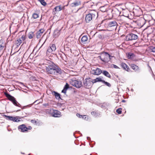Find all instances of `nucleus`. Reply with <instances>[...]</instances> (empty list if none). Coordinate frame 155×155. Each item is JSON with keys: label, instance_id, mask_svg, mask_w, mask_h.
<instances>
[{"label": "nucleus", "instance_id": "obj_1", "mask_svg": "<svg viewBox=\"0 0 155 155\" xmlns=\"http://www.w3.org/2000/svg\"><path fill=\"white\" fill-rule=\"evenodd\" d=\"M46 70L48 74L54 75H57L58 74H60L62 72L60 68L54 64L46 66Z\"/></svg>", "mask_w": 155, "mask_h": 155}, {"label": "nucleus", "instance_id": "obj_2", "mask_svg": "<svg viewBox=\"0 0 155 155\" xmlns=\"http://www.w3.org/2000/svg\"><path fill=\"white\" fill-rule=\"evenodd\" d=\"M4 94L6 97L15 106L21 107V105L16 101L15 98L8 93L5 92Z\"/></svg>", "mask_w": 155, "mask_h": 155}, {"label": "nucleus", "instance_id": "obj_3", "mask_svg": "<svg viewBox=\"0 0 155 155\" xmlns=\"http://www.w3.org/2000/svg\"><path fill=\"white\" fill-rule=\"evenodd\" d=\"M111 56L107 52H104L101 56L99 57L102 61L106 63L108 62L111 59Z\"/></svg>", "mask_w": 155, "mask_h": 155}, {"label": "nucleus", "instance_id": "obj_4", "mask_svg": "<svg viewBox=\"0 0 155 155\" xmlns=\"http://www.w3.org/2000/svg\"><path fill=\"white\" fill-rule=\"evenodd\" d=\"M94 84L93 81L91 78H87L84 81V87L87 88L91 87Z\"/></svg>", "mask_w": 155, "mask_h": 155}, {"label": "nucleus", "instance_id": "obj_5", "mask_svg": "<svg viewBox=\"0 0 155 155\" xmlns=\"http://www.w3.org/2000/svg\"><path fill=\"white\" fill-rule=\"evenodd\" d=\"M138 38V36L133 33H130L127 34L126 36V41H133L136 40Z\"/></svg>", "mask_w": 155, "mask_h": 155}, {"label": "nucleus", "instance_id": "obj_6", "mask_svg": "<svg viewBox=\"0 0 155 155\" xmlns=\"http://www.w3.org/2000/svg\"><path fill=\"white\" fill-rule=\"evenodd\" d=\"M56 49V47L55 44H50L49 47L48 48L47 51V54L49 55V54H53Z\"/></svg>", "mask_w": 155, "mask_h": 155}, {"label": "nucleus", "instance_id": "obj_7", "mask_svg": "<svg viewBox=\"0 0 155 155\" xmlns=\"http://www.w3.org/2000/svg\"><path fill=\"white\" fill-rule=\"evenodd\" d=\"M70 83L72 85L78 88H80L82 86V82L79 81L72 80L70 81Z\"/></svg>", "mask_w": 155, "mask_h": 155}, {"label": "nucleus", "instance_id": "obj_8", "mask_svg": "<svg viewBox=\"0 0 155 155\" xmlns=\"http://www.w3.org/2000/svg\"><path fill=\"white\" fill-rule=\"evenodd\" d=\"M107 28H112L113 30L117 28V24L115 21H110L107 23Z\"/></svg>", "mask_w": 155, "mask_h": 155}, {"label": "nucleus", "instance_id": "obj_9", "mask_svg": "<svg viewBox=\"0 0 155 155\" xmlns=\"http://www.w3.org/2000/svg\"><path fill=\"white\" fill-rule=\"evenodd\" d=\"M50 111L52 116L54 117H59L61 116V112L57 110L52 109L50 110Z\"/></svg>", "mask_w": 155, "mask_h": 155}, {"label": "nucleus", "instance_id": "obj_10", "mask_svg": "<svg viewBox=\"0 0 155 155\" xmlns=\"http://www.w3.org/2000/svg\"><path fill=\"white\" fill-rule=\"evenodd\" d=\"M102 72L101 70L99 68H97L95 69L92 70L91 73L95 75H99Z\"/></svg>", "mask_w": 155, "mask_h": 155}, {"label": "nucleus", "instance_id": "obj_11", "mask_svg": "<svg viewBox=\"0 0 155 155\" xmlns=\"http://www.w3.org/2000/svg\"><path fill=\"white\" fill-rule=\"evenodd\" d=\"M26 39L25 35H23L21 37L18 39L16 41V45L17 47L19 46L22 43L23 41H24Z\"/></svg>", "mask_w": 155, "mask_h": 155}, {"label": "nucleus", "instance_id": "obj_12", "mask_svg": "<svg viewBox=\"0 0 155 155\" xmlns=\"http://www.w3.org/2000/svg\"><path fill=\"white\" fill-rule=\"evenodd\" d=\"M6 117L7 118L6 119L10 120L13 121L14 122H17L21 121V120H19L20 118L19 117H14L10 116H7Z\"/></svg>", "mask_w": 155, "mask_h": 155}, {"label": "nucleus", "instance_id": "obj_13", "mask_svg": "<svg viewBox=\"0 0 155 155\" xmlns=\"http://www.w3.org/2000/svg\"><path fill=\"white\" fill-rule=\"evenodd\" d=\"M95 15L93 14L89 13L86 15L85 17V21L86 22H89L92 19L93 16H94Z\"/></svg>", "mask_w": 155, "mask_h": 155}, {"label": "nucleus", "instance_id": "obj_14", "mask_svg": "<svg viewBox=\"0 0 155 155\" xmlns=\"http://www.w3.org/2000/svg\"><path fill=\"white\" fill-rule=\"evenodd\" d=\"M45 31V30L44 28H41L36 33L37 38L38 39L40 38Z\"/></svg>", "mask_w": 155, "mask_h": 155}, {"label": "nucleus", "instance_id": "obj_15", "mask_svg": "<svg viewBox=\"0 0 155 155\" xmlns=\"http://www.w3.org/2000/svg\"><path fill=\"white\" fill-rule=\"evenodd\" d=\"M19 130H21V131L24 132L27 131V127L25 125L23 124L19 126L18 127Z\"/></svg>", "mask_w": 155, "mask_h": 155}, {"label": "nucleus", "instance_id": "obj_16", "mask_svg": "<svg viewBox=\"0 0 155 155\" xmlns=\"http://www.w3.org/2000/svg\"><path fill=\"white\" fill-rule=\"evenodd\" d=\"M88 40V37L87 35H84L82 38L81 41L82 43L84 44L86 43V41Z\"/></svg>", "mask_w": 155, "mask_h": 155}, {"label": "nucleus", "instance_id": "obj_17", "mask_svg": "<svg viewBox=\"0 0 155 155\" xmlns=\"http://www.w3.org/2000/svg\"><path fill=\"white\" fill-rule=\"evenodd\" d=\"M61 29H57L54 30V35L55 37H58L60 34Z\"/></svg>", "mask_w": 155, "mask_h": 155}, {"label": "nucleus", "instance_id": "obj_18", "mask_svg": "<svg viewBox=\"0 0 155 155\" xmlns=\"http://www.w3.org/2000/svg\"><path fill=\"white\" fill-rule=\"evenodd\" d=\"M127 55L128 58L129 59H133L135 57L134 54L133 53L131 52H129L128 54H127Z\"/></svg>", "mask_w": 155, "mask_h": 155}, {"label": "nucleus", "instance_id": "obj_19", "mask_svg": "<svg viewBox=\"0 0 155 155\" xmlns=\"http://www.w3.org/2000/svg\"><path fill=\"white\" fill-rule=\"evenodd\" d=\"M53 94L55 96L56 99L58 100L61 99L60 97V94L57 92L54 91L53 93Z\"/></svg>", "mask_w": 155, "mask_h": 155}, {"label": "nucleus", "instance_id": "obj_20", "mask_svg": "<svg viewBox=\"0 0 155 155\" xmlns=\"http://www.w3.org/2000/svg\"><path fill=\"white\" fill-rule=\"evenodd\" d=\"M121 66L124 70L127 71H128L129 67L125 63H122L121 64Z\"/></svg>", "mask_w": 155, "mask_h": 155}, {"label": "nucleus", "instance_id": "obj_21", "mask_svg": "<svg viewBox=\"0 0 155 155\" xmlns=\"http://www.w3.org/2000/svg\"><path fill=\"white\" fill-rule=\"evenodd\" d=\"M102 77H100L99 78H97L93 80L94 83L97 82H103V81H104V80H102Z\"/></svg>", "mask_w": 155, "mask_h": 155}, {"label": "nucleus", "instance_id": "obj_22", "mask_svg": "<svg viewBox=\"0 0 155 155\" xmlns=\"http://www.w3.org/2000/svg\"><path fill=\"white\" fill-rule=\"evenodd\" d=\"M107 5H105L103 6H101L100 8V11L102 12H104L107 11V8L106 7Z\"/></svg>", "mask_w": 155, "mask_h": 155}, {"label": "nucleus", "instance_id": "obj_23", "mask_svg": "<svg viewBox=\"0 0 155 155\" xmlns=\"http://www.w3.org/2000/svg\"><path fill=\"white\" fill-rule=\"evenodd\" d=\"M81 4V3L80 2H76L72 3L71 4V5L72 7H74L78 6L80 5Z\"/></svg>", "mask_w": 155, "mask_h": 155}, {"label": "nucleus", "instance_id": "obj_24", "mask_svg": "<svg viewBox=\"0 0 155 155\" xmlns=\"http://www.w3.org/2000/svg\"><path fill=\"white\" fill-rule=\"evenodd\" d=\"M64 8V7H61L60 5H58L56 6L54 8L55 11H59Z\"/></svg>", "mask_w": 155, "mask_h": 155}, {"label": "nucleus", "instance_id": "obj_25", "mask_svg": "<svg viewBox=\"0 0 155 155\" xmlns=\"http://www.w3.org/2000/svg\"><path fill=\"white\" fill-rule=\"evenodd\" d=\"M102 73L106 77L109 78H110L111 75L107 71L105 70L103 71Z\"/></svg>", "mask_w": 155, "mask_h": 155}, {"label": "nucleus", "instance_id": "obj_26", "mask_svg": "<svg viewBox=\"0 0 155 155\" xmlns=\"http://www.w3.org/2000/svg\"><path fill=\"white\" fill-rule=\"evenodd\" d=\"M45 64H46L48 66L50 65V64H54L53 62L51 61L48 60H46L44 61Z\"/></svg>", "mask_w": 155, "mask_h": 155}, {"label": "nucleus", "instance_id": "obj_27", "mask_svg": "<svg viewBox=\"0 0 155 155\" xmlns=\"http://www.w3.org/2000/svg\"><path fill=\"white\" fill-rule=\"evenodd\" d=\"M132 68L135 71H138L139 70V67L136 65L134 64H133L131 65Z\"/></svg>", "mask_w": 155, "mask_h": 155}, {"label": "nucleus", "instance_id": "obj_28", "mask_svg": "<svg viewBox=\"0 0 155 155\" xmlns=\"http://www.w3.org/2000/svg\"><path fill=\"white\" fill-rule=\"evenodd\" d=\"M149 49L150 52H155V47L153 46H150L149 47Z\"/></svg>", "mask_w": 155, "mask_h": 155}, {"label": "nucleus", "instance_id": "obj_29", "mask_svg": "<svg viewBox=\"0 0 155 155\" xmlns=\"http://www.w3.org/2000/svg\"><path fill=\"white\" fill-rule=\"evenodd\" d=\"M34 35V33L32 32H30L28 35V37L29 39H31L33 38Z\"/></svg>", "mask_w": 155, "mask_h": 155}, {"label": "nucleus", "instance_id": "obj_30", "mask_svg": "<svg viewBox=\"0 0 155 155\" xmlns=\"http://www.w3.org/2000/svg\"><path fill=\"white\" fill-rule=\"evenodd\" d=\"M40 2L41 4L44 6H45L46 5V3L45 2L44 0H38Z\"/></svg>", "mask_w": 155, "mask_h": 155}, {"label": "nucleus", "instance_id": "obj_31", "mask_svg": "<svg viewBox=\"0 0 155 155\" xmlns=\"http://www.w3.org/2000/svg\"><path fill=\"white\" fill-rule=\"evenodd\" d=\"M38 17L39 15L38 14L36 13H34L32 15V17L35 19L38 18Z\"/></svg>", "mask_w": 155, "mask_h": 155}, {"label": "nucleus", "instance_id": "obj_32", "mask_svg": "<svg viewBox=\"0 0 155 155\" xmlns=\"http://www.w3.org/2000/svg\"><path fill=\"white\" fill-rule=\"evenodd\" d=\"M103 83H104L106 86H108V87H110L111 86V85L109 83L106 81H105L104 80L103 81Z\"/></svg>", "mask_w": 155, "mask_h": 155}, {"label": "nucleus", "instance_id": "obj_33", "mask_svg": "<svg viewBox=\"0 0 155 155\" xmlns=\"http://www.w3.org/2000/svg\"><path fill=\"white\" fill-rule=\"evenodd\" d=\"M69 84L67 83H66L65 85H64V88L66 90H67L69 88Z\"/></svg>", "mask_w": 155, "mask_h": 155}, {"label": "nucleus", "instance_id": "obj_34", "mask_svg": "<svg viewBox=\"0 0 155 155\" xmlns=\"http://www.w3.org/2000/svg\"><path fill=\"white\" fill-rule=\"evenodd\" d=\"M91 114L93 116L96 117L98 116V114L95 112L93 111L91 112Z\"/></svg>", "mask_w": 155, "mask_h": 155}, {"label": "nucleus", "instance_id": "obj_35", "mask_svg": "<svg viewBox=\"0 0 155 155\" xmlns=\"http://www.w3.org/2000/svg\"><path fill=\"white\" fill-rule=\"evenodd\" d=\"M122 109L121 108H119L117 109V112L119 114H121L122 113Z\"/></svg>", "mask_w": 155, "mask_h": 155}, {"label": "nucleus", "instance_id": "obj_36", "mask_svg": "<svg viewBox=\"0 0 155 155\" xmlns=\"http://www.w3.org/2000/svg\"><path fill=\"white\" fill-rule=\"evenodd\" d=\"M59 54L60 55V56L61 57L62 59L63 60H64V57H65V54L64 53H63L62 54Z\"/></svg>", "mask_w": 155, "mask_h": 155}, {"label": "nucleus", "instance_id": "obj_37", "mask_svg": "<svg viewBox=\"0 0 155 155\" xmlns=\"http://www.w3.org/2000/svg\"><path fill=\"white\" fill-rule=\"evenodd\" d=\"M83 119L85 120H87L88 119V116L86 115H83L82 118Z\"/></svg>", "mask_w": 155, "mask_h": 155}, {"label": "nucleus", "instance_id": "obj_38", "mask_svg": "<svg viewBox=\"0 0 155 155\" xmlns=\"http://www.w3.org/2000/svg\"><path fill=\"white\" fill-rule=\"evenodd\" d=\"M112 66L114 68H119V67L117 66L114 64H112Z\"/></svg>", "mask_w": 155, "mask_h": 155}, {"label": "nucleus", "instance_id": "obj_39", "mask_svg": "<svg viewBox=\"0 0 155 155\" xmlns=\"http://www.w3.org/2000/svg\"><path fill=\"white\" fill-rule=\"evenodd\" d=\"M67 90L64 89L63 88V89L62 90L61 92L64 94L66 93Z\"/></svg>", "mask_w": 155, "mask_h": 155}, {"label": "nucleus", "instance_id": "obj_40", "mask_svg": "<svg viewBox=\"0 0 155 155\" xmlns=\"http://www.w3.org/2000/svg\"><path fill=\"white\" fill-rule=\"evenodd\" d=\"M77 116L80 118H82L83 116V115H80L78 113L77 114Z\"/></svg>", "mask_w": 155, "mask_h": 155}, {"label": "nucleus", "instance_id": "obj_41", "mask_svg": "<svg viewBox=\"0 0 155 155\" xmlns=\"http://www.w3.org/2000/svg\"><path fill=\"white\" fill-rule=\"evenodd\" d=\"M4 48V46L0 44V51L2 50Z\"/></svg>", "mask_w": 155, "mask_h": 155}, {"label": "nucleus", "instance_id": "obj_42", "mask_svg": "<svg viewBox=\"0 0 155 155\" xmlns=\"http://www.w3.org/2000/svg\"><path fill=\"white\" fill-rule=\"evenodd\" d=\"M105 104H103L101 106V107L102 108H103L104 107H105Z\"/></svg>", "mask_w": 155, "mask_h": 155}, {"label": "nucleus", "instance_id": "obj_43", "mask_svg": "<svg viewBox=\"0 0 155 155\" xmlns=\"http://www.w3.org/2000/svg\"><path fill=\"white\" fill-rule=\"evenodd\" d=\"M27 130H31L32 129V127L31 126H29L28 127H27Z\"/></svg>", "mask_w": 155, "mask_h": 155}, {"label": "nucleus", "instance_id": "obj_44", "mask_svg": "<svg viewBox=\"0 0 155 155\" xmlns=\"http://www.w3.org/2000/svg\"><path fill=\"white\" fill-rule=\"evenodd\" d=\"M31 122L32 123H36V121L34 120H31Z\"/></svg>", "mask_w": 155, "mask_h": 155}, {"label": "nucleus", "instance_id": "obj_45", "mask_svg": "<svg viewBox=\"0 0 155 155\" xmlns=\"http://www.w3.org/2000/svg\"><path fill=\"white\" fill-rule=\"evenodd\" d=\"M43 105L45 107H46L47 106H48L49 105V104L48 103H46L44 104Z\"/></svg>", "mask_w": 155, "mask_h": 155}, {"label": "nucleus", "instance_id": "obj_46", "mask_svg": "<svg viewBox=\"0 0 155 155\" xmlns=\"http://www.w3.org/2000/svg\"><path fill=\"white\" fill-rule=\"evenodd\" d=\"M28 106H24L22 108V109H23L25 108V107H27Z\"/></svg>", "mask_w": 155, "mask_h": 155}, {"label": "nucleus", "instance_id": "obj_47", "mask_svg": "<svg viewBox=\"0 0 155 155\" xmlns=\"http://www.w3.org/2000/svg\"><path fill=\"white\" fill-rule=\"evenodd\" d=\"M87 139L88 140H89L90 139V138L89 137H87Z\"/></svg>", "mask_w": 155, "mask_h": 155}, {"label": "nucleus", "instance_id": "obj_48", "mask_svg": "<svg viewBox=\"0 0 155 155\" xmlns=\"http://www.w3.org/2000/svg\"><path fill=\"white\" fill-rule=\"evenodd\" d=\"M126 101L125 100H122V102H125Z\"/></svg>", "mask_w": 155, "mask_h": 155}, {"label": "nucleus", "instance_id": "obj_49", "mask_svg": "<svg viewBox=\"0 0 155 155\" xmlns=\"http://www.w3.org/2000/svg\"><path fill=\"white\" fill-rule=\"evenodd\" d=\"M38 101V100H37L36 101H35L33 103V104H34L37 101Z\"/></svg>", "mask_w": 155, "mask_h": 155}, {"label": "nucleus", "instance_id": "obj_50", "mask_svg": "<svg viewBox=\"0 0 155 155\" xmlns=\"http://www.w3.org/2000/svg\"><path fill=\"white\" fill-rule=\"evenodd\" d=\"M149 66V68H150V70H151V71L152 72V69H151V67H150V66Z\"/></svg>", "mask_w": 155, "mask_h": 155}, {"label": "nucleus", "instance_id": "obj_51", "mask_svg": "<svg viewBox=\"0 0 155 155\" xmlns=\"http://www.w3.org/2000/svg\"><path fill=\"white\" fill-rule=\"evenodd\" d=\"M20 84H23V83H22L20 82Z\"/></svg>", "mask_w": 155, "mask_h": 155}, {"label": "nucleus", "instance_id": "obj_52", "mask_svg": "<svg viewBox=\"0 0 155 155\" xmlns=\"http://www.w3.org/2000/svg\"><path fill=\"white\" fill-rule=\"evenodd\" d=\"M20 109H19V110H18L17 111H20Z\"/></svg>", "mask_w": 155, "mask_h": 155}, {"label": "nucleus", "instance_id": "obj_53", "mask_svg": "<svg viewBox=\"0 0 155 155\" xmlns=\"http://www.w3.org/2000/svg\"><path fill=\"white\" fill-rule=\"evenodd\" d=\"M22 153V154H24V153Z\"/></svg>", "mask_w": 155, "mask_h": 155}, {"label": "nucleus", "instance_id": "obj_54", "mask_svg": "<svg viewBox=\"0 0 155 155\" xmlns=\"http://www.w3.org/2000/svg\"><path fill=\"white\" fill-rule=\"evenodd\" d=\"M90 155H92L91 154Z\"/></svg>", "mask_w": 155, "mask_h": 155}]
</instances>
